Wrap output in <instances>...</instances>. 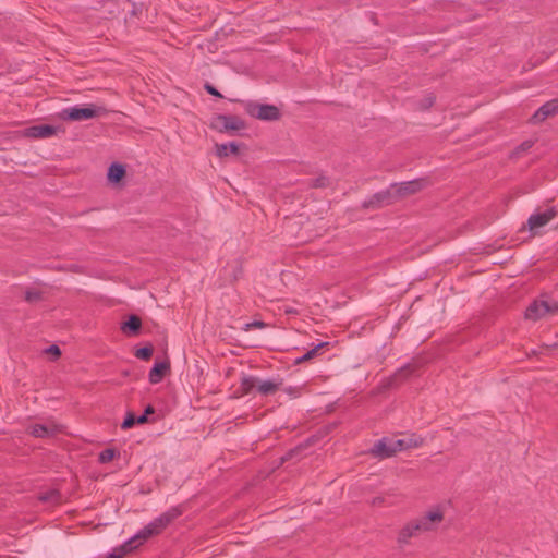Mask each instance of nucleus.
<instances>
[{
	"label": "nucleus",
	"instance_id": "19",
	"mask_svg": "<svg viewBox=\"0 0 558 558\" xmlns=\"http://www.w3.org/2000/svg\"><path fill=\"white\" fill-rule=\"evenodd\" d=\"M217 155L220 158L227 157L230 154L236 155L239 153V146L234 142H230L227 144H219L216 146Z\"/></svg>",
	"mask_w": 558,
	"mask_h": 558
},
{
	"label": "nucleus",
	"instance_id": "36",
	"mask_svg": "<svg viewBox=\"0 0 558 558\" xmlns=\"http://www.w3.org/2000/svg\"><path fill=\"white\" fill-rule=\"evenodd\" d=\"M433 102H434V98L428 97V98H427V104H426L425 108L430 107V106L433 105Z\"/></svg>",
	"mask_w": 558,
	"mask_h": 558
},
{
	"label": "nucleus",
	"instance_id": "22",
	"mask_svg": "<svg viewBox=\"0 0 558 558\" xmlns=\"http://www.w3.org/2000/svg\"><path fill=\"white\" fill-rule=\"evenodd\" d=\"M153 536H155L153 532L145 525L130 539L132 541L133 545H137L138 547Z\"/></svg>",
	"mask_w": 558,
	"mask_h": 558
},
{
	"label": "nucleus",
	"instance_id": "27",
	"mask_svg": "<svg viewBox=\"0 0 558 558\" xmlns=\"http://www.w3.org/2000/svg\"><path fill=\"white\" fill-rule=\"evenodd\" d=\"M116 456V451L113 449H105L99 453V461L101 463L110 462Z\"/></svg>",
	"mask_w": 558,
	"mask_h": 558
},
{
	"label": "nucleus",
	"instance_id": "29",
	"mask_svg": "<svg viewBox=\"0 0 558 558\" xmlns=\"http://www.w3.org/2000/svg\"><path fill=\"white\" fill-rule=\"evenodd\" d=\"M265 327H266V324L264 322H262V320H254V322L245 324L244 330L248 331V330L254 329V328H265Z\"/></svg>",
	"mask_w": 558,
	"mask_h": 558
},
{
	"label": "nucleus",
	"instance_id": "11",
	"mask_svg": "<svg viewBox=\"0 0 558 558\" xmlns=\"http://www.w3.org/2000/svg\"><path fill=\"white\" fill-rule=\"evenodd\" d=\"M558 112V99H551L538 108L531 117V122L536 124L546 120L548 117Z\"/></svg>",
	"mask_w": 558,
	"mask_h": 558
},
{
	"label": "nucleus",
	"instance_id": "12",
	"mask_svg": "<svg viewBox=\"0 0 558 558\" xmlns=\"http://www.w3.org/2000/svg\"><path fill=\"white\" fill-rule=\"evenodd\" d=\"M56 134V129L48 124H39L23 130V136L31 138H47Z\"/></svg>",
	"mask_w": 558,
	"mask_h": 558
},
{
	"label": "nucleus",
	"instance_id": "13",
	"mask_svg": "<svg viewBox=\"0 0 558 558\" xmlns=\"http://www.w3.org/2000/svg\"><path fill=\"white\" fill-rule=\"evenodd\" d=\"M424 182L422 180L408 181L392 185V187L396 190V193L401 196L414 194L422 190Z\"/></svg>",
	"mask_w": 558,
	"mask_h": 558
},
{
	"label": "nucleus",
	"instance_id": "31",
	"mask_svg": "<svg viewBox=\"0 0 558 558\" xmlns=\"http://www.w3.org/2000/svg\"><path fill=\"white\" fill-rule=\"evenodd\" d=\"M205 89L208 94L213 95V96H216V97H219L221 98L222 95L214 87L211 86L210 84H206L205 85Z\"/></svg>",
	"mask_w": 558,
	"mask_h": 558
},
{
	"label": "nucleus",
	"instance_id": "3",
	"mask_svg": "<svg viewBox=\"0 0 558 558\" xmlns=\"http://www.w3.org/2000/svg\"><path fill=\"white\" fill-rule=\"evenodd\" d=\"M245 112L258 120L276 121L280 118L279 109L274 105L243 101Z\"/></svg>",
	"mask_w": 558,
	"mask_h": 558
},
{
	"label": "nucleus",
	"instance_id": "24",
	"mask_svg": "<svg viewBox=\"0 0 558 558\" xmlns=\"http://www.w3.org/2000/svg\"><path fill=\"white\" fill-rule=\"evenodd\" d=\"M328 343L327 342H320L318 343L317 345H315L313 349L308 350L305 354H303L302 356L298 357L295 360V364H300V363H303V362H306V361H310L312 360L313 357H315L318 352L324 348L326 347Z\"/></svg>",
	"mask_w": 558,
	"mask_h": 558
},
{
	"label": "nucleus",
	"instance_id": "2",
	"mask_svg": "<svg viewBox=\"0 0 558 558\" xmlns=\"http://www.w3.org/2000/svg\"><path fill=\"white\" fill-rule=\"evenodd\" d=\"M106 113H107V110L105 107L90 104L84 108H80L77 106L65 108L61 111L60 117L63 120L84 121V120H89V119H94L97 117H101Z\"/></svg>",
	"mask_w": 558,
	"mask_h": 558
},
{
	"label": "nucleus",
	"instance_id": "16",
	"mask_svg": "<svg viewBox=\"0 0 558 558\" xmlns=\"http://www.w3.org/2000/svg\"><path fill=\"white\" fill-rule=\"evenodd\" d=\"M142 326L141 318L136 315H131L129 319L121 326L123 332L129 335H136Z\"/></svg>",
	"mask_w": 558,
	"mask_h": 558
},
{
	"label": "nucleus",
	"instance_id": "35",
	"mask_svg": "<svg viewBox=\"0 0 558 558\" xmlns=\"http://www.w3.org/2000/svg\"><path fill=\"white\" fill-rule=\"evenodd\" d=\"M154 411H155V410H154V408H153L151 405H148V407L145 409V412H144L143 414H145V415L147 416L148 414L154 413Z\"/></svg>",
	"mask_w": 558,
	"mask_h": 558
},
{
	"label": "nucleus",
	"instance_id": "25",
	"mask_svg": "<svg viewBox=\"0 0 558 558\" xmlns=\"http://www.w3.org/2000/svg\"><path fill=\"white\" fill-rule=\"evenodd\" d=\"M258 379L253 376L244 377L241 381V388L245 393L252 392L254 389H257Z\"/></svg>",
	"mask_w": 558,
	"mask_h": 558
},
{
	"label": "nucleus",
	"instance_id": "23",
	"mask_svg": "<svg viewBox=\"0 0 558 558\" xmlns=\"http://www.w3.org/2000/svg\"><path fill=\"white\" fill-rule=\"evenodd\" d=\"M415 372V366L413 364H407L403 367L399 368L395 375L392 376V380L395 383H400L408 378Z\"/></svg>",
	"mask_w": 558,
	"mask_h": 558
},
{
	"label": "nucleus",
	"instance_id": "21",
	"mask_svg": "<svg viewBox=\"0 0 558 558\" xmlns=\"http://www.w3.org/2000/svg\"><path fill=\"white\" fill-rule=\"evenodd\" d=\"M279 384L272 380H258L257 391L263 396L274 395L278 390Z\"/></svg>",
	"mask_w": 558,
	"mask_h": 558
},
{
	"label": "nucleus",
	"instance_id": "30",
	"mask_svg": "<svg viewBox=\"0 0 558 558\" xmlns=\"http://www.w3.org/2000/svg\"><path fill=\"white\" fill-rule=\"evenodd\" d=\"M46 353L52 354L56 357H59L61 355V350H60V348L58 345L52 344V345H50L49 348L46 349Z\"/></svg>",
	"mask_w": 558,
	"mask_h": 558
},
{
	"label": "nucleus",
	"instance_id": "17",
	"mask_svg": "<svg viewBox=\"0 0 558 558\" xmlns=\"http://www.w3.org/2000/svg\"><path fill=\"white\" fill-rule=\"evenodd\" d=\"M137 548V545H133L132 541L129 539L121 546L114 548L107 558H123L128 553L133 551Z\"/></svg>",
	"mask_w": 558,
	"mask_h": 558
},
{
	"label": "nucleus",
	"instance_id": "7",
	"mask_svg": "<svg viewBox=\"0 0 558 558\" xmlns=\"http://www.w3.org/2000/svg\"><path fill=\"white\" fill-rule=\"evenodd\" d=\"M557 216L558 210L555 206H550L544 211L534 213L527 219L529 230L533 233H537L541 228L548 225Z\"/></svg>",
	"mask_w": 558,
	"mask_h": 558
},
{
	"label": "nucleus",
	"instance_id": "32",
	"mask_svg": "<svg viewBox=\"0 0 558 558\" xmlns=\"http://www.w3.org/2000/svg\"><path fill=\"white\" fill-rule=\"evenodd\" d=\"M326 181H327L326 178H318L315 180L314 186L315 187H324V186H326Z\"/></svg>",
	"mask_w": 558,
	"mask_h": 558
},
{
	"label": "nucleus",
	"instance_id": "28",
	"mask_svg": "<svg viewBox=\"0 0 558 558\" xmlns=\"http://www.w3.org/2000/svg\"><path fill=\"white\" fill-rule=\"evenodd\" d=\"M136 424L135 415L131 412H129L124 418V421L121 424L122 429H129L132 428Z\"/></svg>",
	"mask_w": 558,
	"mask_h": 558
},
{
	"label": "nucleus",
	"instance_id": "8",
	"mask_svg": "<svg viewBox=\"0 0 558 558\" xmlns=\"http://www.w3.org/2000/svg\"><path fill=\"white\" fill-rule=\"evenodd\" d=\"M180 515L181 511L178 508H171L150 521L146 526L156 536L159 535L173 520Z\"/></svg>",
	"mask_w": 558,
	"mask_h": 558
},
{
	"label": "nucleus",
	"instance_id": "20",
	"mask_svg": "<svg viewBox=\"0 0 558 558\" xmlns=\"http://www.w3.org/2000/svg\"><path fill=\"white\" fill-rule=\"evenodd\" d=\"M38 499L41 502H48L50 505H57L61 501V494L58 489H49L45 493L39 494Z\"/></svg>",
	"mask_w": 558,
	"mask_h": 558
},
{
	"label": "nucleus",
	"instance_id": "6",
	"mask_svg": "<svg viewBox=\"0 0 558 558\" xmlns=\"http://www.w3.org/2000/svg\"><path fill=\"white\" fill-rule=\"evenodd\" d=\"M211 128L221 133H231L245 128V122L236 116L219 114L214 118Z\"/></svg>",
	"mask_w": 558,
	"mask_h": 558
},
{
	"label": "nucleus",
	"instance_id": "14",
	"mask_svg": "<svg viewBox=\"0 0 558 558\" xmlns=\"http://www.w3.org/2000/svg\"><path fill=\"white\" fill-rule=\"evenodd\" d=\"M170 368V364L166 361L162 362H156L148 374V379L150 384H158L160 383L166 372Z\"/></svg>",
	"mask_w": 558,
	"mask_h": 558
},
{
	"label": "nucleus",
	"instance_id": "9",
	"mask_svg": "<svg viewBox=\"0 0 558 558\" xmlns=\"http://www.w3.org/2000/svg\"><path fill=\"white\" fill-rule=\"evenodd\" d=\"M396 440L397 439L384 437L373 446L371 450L372 454L380 459L392 457L400 451V447L395 444Z\"/></svg>",
	"mask_w": 558,
	"mask_h": 558
},
{
	"label": "nucleus",
	"instance_id": "26",
	"mask_svg": "<svg viewBox=\"0 0 558 558\" xmlns=\"http://www.w3.org/2000/svg\"><path fill=\"white\" fill-rule=\"evenodd\" d=\"M153 355V348L151 347H144L140 348L135 352V356L141 360H149Z\"/></svg>",
	"mask_w": 558,
	"mask_h": 558
},
{
	"label": "nucleus",
	"instance_id": "4",
	"mask_svg": "<svg viewBox=\"0 0 558 558\" xmlns=\"http://www.w3.org/2000/svg\"><path fill=\"white\" fill-rule=\"evenodd\" d=\"M444 519L445 510L444 507L439 505L432 507L426 512L415 518L424 533L436 531Z\"/></svg>",
	"mask_w": 558,
	"mask_h": 558
},
{
	"label": "nucleus",
	"instance_id": "5",
	"mask_svg": "<svg viewBox=\"0 0 558 558\" xmlns=\"http://www.w3.org/2000/svg\"><path fill=\"white\" fill-rule=\"evenodd\" d=\"M421 534H424V532L421 530L417 521L415 518L411 519L402 525L397 533L396 542L398 547L403 549L411 544L412 538L417 537Z\"/></svg>",
	"mask_w": 558,
	"mask_h": 558
},
{
	"label": "nucleus",
	"instance_id": "15",
	"mask_svg": "<svg viewBox=\"0 0 558 558\" xmlns=\"http://www.w3.org/2000/svg\"><path fill=\"white\" fill-rule=\"evenodd\" d=\"M423 438L412 435L410 437L400 438L396 440V445L400 447V451L411 449V448H418L423 445Z\"/></svg>",
	"mask_w": 558,
	"mask_h": 558
},
{
	"label": "nucleus",
	"instance_id": "33",
	"mask_svg": "<svg viewBox=\"0 0 558 558\" xmlns=\"http://www.w3.org/2000/svg\"><path fill=\"white\" fill-rule=\"evenodd\" d=\"M136 424H145L147 422V416L142 414L140 416L135 415Z\"/></svg>",
	"mask_w": 558,
	"mask_h": 558
},
{
	"label": "nucleus",
	"instance_id": "18",
	"mask_svg": "<svg viewBox=\"0 0 558 558\" xmlns=\"http://www.w3.org/2000/svg\"><path fill=\"white\" fill-rule=\"evenodd\" d=\"M125 169L120 163H112L108 170V180L112 183H118L124 177Z\"/></svg>",
	"mask_w": 558,
	"mask_h": 558
},
{
	"label": "nucleus",
	"instance_id": "34",
	"mask_svg": "<svg viewBox=\"0 0 558 558\" xmlns=\"http://www.w3.org/2000/svg\"><path fill=\"white\" fill-rule=\"evenodd\" d=\"M235 268H236V271H234V275H233V279L236 280L239 278V276L242 274V269H241V266L235 263Z\"/></svg>",
	"mask_w": 558,
	"mask_h": 558
},
{
	"label": "nucleus",
	"instance_id": "10",
	"mask_svg": "<svg viewBox=\"0 0 558 558\" xmlns=\"http://www.w3.org/2000/svg\"><path fill=\"white\" fill-rule=\"evenodd\" d=\"M60 432L61 426L53 422H48L46 424H35L29 427V434L37 438L52 437Z\"/></svg>",
	"mask_w": 558,
	"mask_h": 558
},
{
	"label": "nucleus",
	"instance_id": "1",
	"mask_svg": "<svg viewBox=\"0 0 558 558\" xmlns=\"http://www.w3.org/2000/svg\"><path fill=\"white\" fill-rule=\"evenodd\" d=\"M525 318L537 322L558 315V301L548 294H542L535 299L525 310Z\"/></svg>",
	"mask_w": 558,
	"mask_h": 558
}]
</instances>
